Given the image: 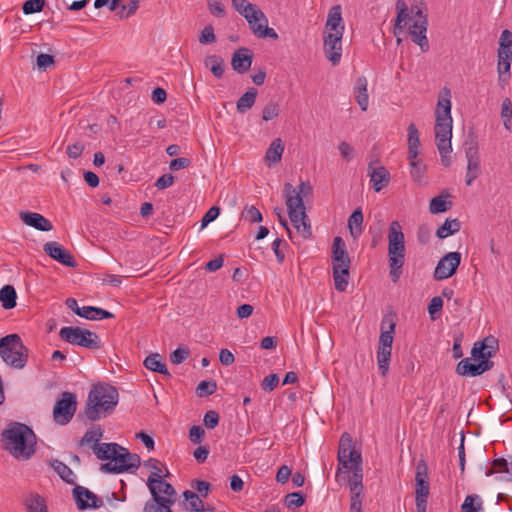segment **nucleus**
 Masks as SVG:
<instances>
[{"instance_id": "31", "label": "nucleus", "mask_w": 512, "mask_h": 512, "mask_svg": "<svg viewBox=\"0 0 512 512\" xmlns=\"http://www.w3.org/2000/svg\"><path fill=\"white\" fill-rule=\"evenodd\" d=\"M173 504L168 499H160V495L153 491V499L145 503L144 512H173L171 509Z\"/></svg>"}, {"instance_id": "12", "label": "nucleus", "mask_w": 512, "mask_h": 512, "mask_svg": "<svg viewBox=\"0 0 512 512\" xmlns=\"http://www.w3.org/2000/svg\"><path fill=\"white\" fill-rule=\"evenodd\" d=\"M77 409L76 395L71 392H63L53 408L54 421L59 425L68 424Z\"/></svg>"}, {"instance_id": "14", "label": "nucleus", "mask_w": 512, "mask_h": 512, "mask_svg": "<svg viewBox=\"0 0 512 512\" xmlns=\"http://www.w3.org/2000/svg\"><path fill=\"white\" fill-rule=\"evenodd\" d=\"M167 476H169L168 470H166V474L164 475L152 473L147 479V486L152 496L154 491L157 495H160V499H168L171 503H175L177 495L176 490L170 483L163 480V477Z\"/></svg>"}, {"instance_id": "2", "label": "nucleus", "mask_w": 512, "mask_h": 512, "mask_svg": "<svg viewBox=\"0 0 512 512\" xmlns=\"http://www.w3.org/2000/svg\"><path fill=\"white\" fill-rule=\"evenodd\" d=\"M286 206L289 218L294 228L307 239L311 236V226L305 212L303 198L312 194V187L308 182H301L297 188L286 183L284 186Z\"/></svg>"}, {"instance_id": "21", "label": "nucleus", "mask_w": 512, "mask_h": 512, "mask_svg": "<svg viewBox=\"0 0 512 512\" xmlns=\"http://www.w3.org/2000/svg\"><path fill=\"white\" fill-rule=\"evenodd\" d=\"M253 61V53L250 49L242 47L236 50L231 59L232 68L239 74L247 72Z\"/></svg>"}, {"instance_id": "62", "label": "nucleus", "mask_w": 512, "mask_h": 512, "mask_svg": "<svg viewBox=\"0 0 512 512\" xmlns=\"http://www.w3.org/2000/svg\"><path fill=\"white\" fill-rule=\"evenodd\" d=\"M204 435L205 430L199 425H194L189 430V438L193 444H200Z\"/></svg>"}, {"instance_id": "6", "label": "nucleus", "mask_w": 512, "mask_h": 512, "mask_svg": "<svg viewBox=\"0 0 512 512\" xmlns=\"http://www.w3.org/2000/svg\"><path fill=\"white\" fill-rule=\"evenodd\" d=\"M451 92L443 88L439 94L435 110V142L436 146H449L452 138Z\"/></svg>"}, {"instance_id": "26", "label": "nucleus", "mask_w": 512, "mask_h": 512, "mask_svg": "<svg viewBox=\"0 0 512 512\" xmlns=\"http://www.w3.org/2000/svg\"><path fill=\"white\" fill-rule=\"evenodd\" d=\"M326 32H332V33L340 32L341 34H343L344 25L342 24V15H341V6L340 5H335L329 10L327 21L325 24L324 33H326Z\"/></svg>"}, {"instance_id": "25", "label": "nucleus", "mask_w": 512, "mask_h": 512, "mask_svg": "<svg viewBox=\"0 0 512 512\" xmlns=\"http://www.w3.org/2000/svg\"><path fill=\"white\" fill-rule=\"evenodd\" d=\"M511 64H512V54L497 53V73H498V83L500 87L504 88L510 80L511 73Z\"/></svg>"}, {"instance_id": "15", "label": "nucleus", "mask_w": 512, "mask_h": 512, "mask_svg": "<svg viewBox=\"0 0 512 512\" xmlns=\"http://www.w3.org/2000/svg\"><path fill=\"white\" fill-rule=\"evenodd\" d=\"M461 258L460 252H449L443 256L434 270V279L441 281L452 277L461 263Z\"/></svg>"}, {"instance_id": "50", "label": "nucleus", "mask_w": 512, "mask_h": 512, "mask_svg": "<svg viewBox=\"0 0 512 512\" xmlns=\"http://www.w3.org/2000/svg\"><path fill=\"white\" fill-rule=\"evenodd\" d=\"M462 512H482V501L478 495H468L462 506Z\"/></svg>"}, {"instance_id": "58", "label": "nucleus", "mask_w": 512, "mask_h": 512, "mask_svg": "<svg viewBox=\"0 0 512 512\" xmlns=\"http://www.w3.org/2000/svg\"><path fill=\"white\" fill-rule=\"evenodd\" d=\"M216 41L214 28L212 25L204 27L199 36V42L203 45L211 44Z\"/></svg>"}, {"instance_id": "52", "label": "nucleus", "mask_w": 512, "mask_h": 512, "mask_svg": "<svg viewBox=\"0 0 512 512\" xmlns=\"http://www.w3.org/2000/svg\"><path fill=\"white\" fill-rule=\"evenodd\" d=\"M501 117L503 119L504 127L510 130V122L512 120V102L509 98H505L501 105Z\"/></svg>"}, {"instance_id": "28", "label": "nucleus", "mask_w": 512, "mask_h": 512, "mask_svg": "<svg viewBox=\"0 0 512 512\" xmlns=\"http://www.w3.org/2000/svg\"><path fill=\"white\" fill-rule=\"evenodd\" d=\"M284 152V143L282 139L276 138L274 139L265 153V163L268 167H272L273 165L279 163L282 159V155Z\"/></svg>"}, {"instance_id": "43", "label": "nucleus", "mask_w": 512, "mask_h": 512, "mask_svg": "<svg viewBox=\"0 0 512 512\" xmlns=\"http://www.w3.org/2000/svg\"><path fill=\"white\" fill-rule=\"evenodd\" d=\"M52 467L55 470V472L61 477L62 480H64L68 484H74L75 483V474L71 470L70 467H68L65 463L55 460L52 463Z\"/></svg>"}, {"instance_id": "30", "label": "nucleus", "mask_w": 512, "mask_h": 512, "mask_svg": "<svg viewBox=\"0 0 512 512\" xmlns=\"http://www.w3.org/2000/svg\"><path fill=\"white\" fill-rule=\"evenodd\" d=\"M354 93L361 110L366 111L368 109L369 96L367 93V79L364 76L357 78Z\"/></svg>"}, {"instance_id": "38", "label": "nucleus", "mask_w": 512, "mask_h": 512, "mask_svg": "<svg viewBox=\"0 0 512 512\" xmlns=\"http://www.w3.org/2000/svg\"><path fill=\"white\" fill-rule=\"evenodd\" d=\"M17 293L12 285H5L0 289V302L6 310L13 309L16 306Z\"/></svg>"}, {"instance_id": "46", "label": "nucleus", "mask_w": 512, "mask_h": 512, "mask_svg": "<svg viewBox=\"0 0 512 512\" xmlns=\"http://www.w3.org/2000/svg\"><path fill=\"white\" fill-rule=\"evenodd\" d=\"M103 437V429L97 425L86 431L84 436L79 441V446L89 445L90 443L99 444L98 442Z\"/></svg>"}, {"instance_id": "40", "label": "nucleus", "mask_w": 512, "mask_h": 512, "mask_svg": "<svg viewBox=\"0 0 512 512\" xmlns=\"http://www.w3.org/2000/svg\"><path fill=\"white\" fill-rule=\"evenodd\" d=\"M183 497L188 502L187 510L191 512H205L211 510L210 508H205L204 502L201 500L199 495L193 491H184Z\"/></svg>"}, {"instance_id": "45", "label": "nucleus", "mask_w": 512, "mask_h": 512, "mask_svg": "<svg viewBox=\"0 0 512 512\" xmlns=\"http://www.w3.org/2000/svg\"><path fill=\"white\" fill-rule=\"evenodd\" d=\"M396 8H397V17H396V22L394 25V34L395 35L402 32V30H403L402 23H406V20L408 19L407 5L404 0H397Z\"/></svg>"}, {"instance_id": "32", "label": "nucleus", "mask_w": 512, "mask_h": 512, "mask_svg": "<svg viewBox=\"0 0 512 512\" xmlns=\"http://www.w3.org/2000/svg\"><path fill=\"white\" fill-rule=\"evenodd\" d=\"M23 504L26 512H48L44 498L37 493L28 494L24 498Z\"/></svg>"}, {"instance_id": "61", "label": "nucleus", "mask_w": 512, "mask_h": 512, "mask_svg": "<svg viewBox=\"0 0 512 512\" xmlns=\"http://www.w3.org/2000/svg\"><path fill=\"white\" fill-rule=\"evenodd\" d=\"M219 420L220 417L218 412H216L215 410H210L205 413L203 422L208 429H213L218 425Z\"/></svg>"}, {"instance_id": "3", "label": "nucleus", "mask_w": 512, "mask_h": 512, "mask_svg": "<svg viewBox=\"0 0 512 512\" xmlns=\"http://www.w3.org/2000/svg\"><path fill=\"white\" fill-rule=\"evenodd\" d=\"M4 449L15 459L28 460L35 453L36 435L26 424L11 423L1 433Z\"/></svg>"}, {"instance_id": "36", "label": "nucleus", "mask_w": 512, "mask_h": 512, "mask_svg": "<svg viewBox=\"0 0 512 512\" xmlns=\"http://www.w3.org/2000/svg\"><path fill=\"white\" fill-rule=\"evenodd\" d=\"M257 89L249 88L237 101L236 108L239 113H245L253 107L257 97Z\"/></svg>"}, {"instance_id": "22", "label": "nucleus", "mask_w": 512, "mask_h": 512, "mask_svg": "<svg viewBox=\"0 0 512 512\" xmlns=\"http://www.w3.org/2000/svg\"><path fill=\"white\" fill-rule=\"evenodd\" d=\"M416 496L428 497L429 496V482H428V467L424 460H420L416 466L415 475Z\"/></svg>"}, {"instance_id": "63", "label": "nucleus", "mask_w": 512, "mask_h": 512, "mask_svg": "<svg viewBox=\"0 0 512 512\" xmlns=\"http://www.w3.org/2000/svg\"><path fill=\"white\" fill-rule=\"evenodd\" d=\"M479 343L485 348L486 352H489L490 357H492L498 349V341L493 336L486 337Z\"/></svg>"}, {"instance_id": "34", "label": "nucleus", "mask_w": 512, "mask_h": 512, "mask_svg": "<svg viewBox=\"0 0 512 512\" xmlns=\"http://www.w3.org/2000/svg\"><path fill=\"white\" fill-rule=\"evenodd\" d=\"M408 158H417L419 154L420 138L414 123L408 126Z\"/></svg>"}, {"instance_id": "54", "label": "nucleus", "mask_w": 512, "mask_h": 512, "mask_svg": "<svg viewBox=\"0 0 512 512\" xmlns=\"http://www.w3.org/2000/svg\"><path fill=\"white\" fill-rule=\"evenodd\" d=\"M280 108L276 102H269L265 105L262 111V119L264 121H270L279 115Z\"/></svg>"}, {"instance_id": "51", "label": "nucleus", "mask_w": 512, "mask_h": 512, "mask_svg": "<svg viewBox=\"0 0 512 512\" xmlns=\"http://www.w3.org/2000/svg\"><path fill=\"white\" fill-rule=\"evenodd\" d=\"M305 497L301 492H292L285 496L284 505L289 508H297L304 504Z\"/></svg>"}, {"instance_id": "44", "label": "nucleus", "mask_w": 512, "mask_h": 512, "mask_svg": "<svg viewBox=\"0 0 512 512\" xmlns=\"http://www.w3.org/2000/svg\"><path fill=\"white\" fill-rule=\"evenodd\" d=\"M205 65L210 67L212 74L221 78L224 74V60L218 55H210L205 58Z\"/></svg>"}, {"instance_id": "5", "label": "nucleus", "mask_w": 512, "mask_h": 512, "mask_svg": "<svg viewBox=\"0 0 512 512\" xmlns=\"http://www.w3.org/2000/svg\"><path fill=\"white\" fill-rule=\"evenodd\" d=\"M388 263L391 280L395 283L403 272L405 263V237L398 221H392L388 229Z\"/></svg>"}, {"instance_id": "64", "label": "nucleus", "mask_w": 512, "mask_h": 512, "mask_svg": "<svg viewBox=\"0 0 512 512\" xmlns=\"http://www.w3.org/2000/svg\"><path fill=\"white\" fill-rule=\"evenodd\" d=\"M220 214V208L217 206L211 207L203 216L201 220V228L206 227L210 222L214 221Z\"/></svg>"}, {"instance_id": "4", "label": "nucleus", "mask_w": 512, "mask_h": 512, "mask_svg": "<svg viewBox=\"0 0 512 512\" xmlns=\"http://www.w3.org/2000/svg\"><path fill=\"white\" fill-rule=\"evenodd\" d=\"M118 398L119 394L115 387L109 384L95 385L88 395L84 409L85 416L91 421L98 420L101 412L110 413L114 410Z\"/></svg>"}, {"instance_id": "59", "label": "nucleus", "mask_w": 512, "mask_h": 512, "mask_svg": "<svg viewBox=\"0 0 512 512\" xmlns=\"http://www.w3.org/2000/svg\"><path fill=\"white\" fill-rule=\"evenodd\" d=\"M443 307V299L440 296H435L431 299L428 305V313L432 320L436 319V314L440 313Z\"/></svg>"}, {"instance_id": "19", "label": "nucleus", "mask_w": 512, "mask_h": 512, "mask_svg": "<svg viewBox=\"0 0 512 512\" xmlns=\"http://www.w3.org/2000/svg\"><path fill=\"white\" fill-rule=\"evenodd\" d=\"M343 34L340 32L332 33L326 32L324 36V52L329 61L333 65H337L340 62L342 55L341 40Z\"/></svg>"}, {"instance_id": "47", "label": "nucleus", "mask_w": 512, "mask_h": 512, "mask_svg": "<svg viewBox=\"0 0 512 512\" xmlns=\"http://www.w3.org/2000/svg\"><path fill=\"white\" fill-rule=\"evenodd\" d=\"M451 207L452 203L446 201L443 196H436L430 201L429 211L432 214H439L446 212L447 210L451 209Z\"/></svg>"}, {"instance_id": "10", "label": "nucleus", "mask_w": 512, "mask_h": 512, "mask_svg": "<svg viewBox=\"0 0 512 512\" xmlns=\"http://www.w3.org/2000/svg\"><path fill=\"white\" fill-rule=\"evenodd\" d=\"M244 18L247 20L250 29L258 38L278 39V34L273 28L268 27V19L265 14L256 6L249 5L248 10H244Z\"/></svg>"}, {"instance_id": "60", "label": "nucleus", "mask_w": 512, "mask_h": 512, "mask_svg": "<svg viewBox=\"0 0 512 512\" xmlns=\"http://www.w3.org/2000/svg\"><path fill=\"white\" fill-rule=\"evenodd\" d=\"M279 383V376L277 374H270L266 376L261 384V387L264 391L271 392L274 390Z\"/></svg>"}, {"instance_id": "35", "label": "nucleus", "mask_w": 512, "mask_h": 512, "mask_svg": "<svg viewBox=\"0 0 512 512\" xmlns=\"http://www.w3.org/2000/svg\"><path fill=\"white\" fill-rule=\"evenodd\" d=\"M144 366L153 371L164 375H170L168 369L164 362H162V357L158 353H152L147 356L143 362Z\"/></svg>"}, {"instance_id": "13", "label": "nucleus", "mask_w": 512, "mask_h": 512, "mask_svg": "<svg viewBox=\"0 0 512 512\" xmlns=\"http://www.w3.org/2000/svg\"><path fill=\"white\" fill-rule=\"evenodd\" d=\"M411 13H414L418 17V19L409 26L411 40L419 45L423 52H426L429 49V42L426 37L427 17L423 15L422 10L417 6L411 7Z\"/></svg>"}, {"instance_id": "23", "label": "nucleus", "mask_w": 512, "mask_h": 512, "mask_svg": "<svg viewBox=\"0 0 512 512\" xmlns=\"http://www.w3.org/2000/svg\"><path fill=\"white\" fill-rule=\"evenodd\" d=\"M396 323L393 315L384 316L381 323V334L378 347L392 348Z\"/></svg>"}, {"instance_id": "56", "label": "nucleus", "mask_w": 512, "mask_h": 512, "mask_svg": "<svg viewBox=\"0 0 512 512\" xmlns=\"http://www.w3.org/2000/svg\"><path fill=\"white\" fill-rule=\"evenodd\" d=\"M190 351L185 347H178L170 354V361L175 364H181L184 360L189 357Z\"/></svg>"}, {"instance_id": "41", "label": "nucleus", "mask_w": 512, "mask_h": 512, "mask_svg": "<svg viewBox=\"0 0 512 512\" xmlns=\"http://www.w3.org/2000/svg\"><path fill=\"white\" fill-rule=\"evenodd\" d=\"M363 213L360 208H357L348 218V227L350 234L357 238L362 233Z\"/></svg>"}, {"instance_id": "1", "label": "nucleus", "mask_w": 512, "mask_h": 512, "mask_svg": "<svg viewBox=\"0 0 512 512\" xmlns=\"http://www.w3.org/2000/svg\"><path fill=\"white\" fill-rule=\"evenodd\" d=\"M94 454L100 460H108L101 464L100 471L104 473L119 474L141 465L140 456L130 453L117 443H101L92 445Z\"/></svg>"}, {"instance_id": "33", "label": "nucleus", "mask_w": 512, "mask_h": 512, "mask_svg": "<svg viewBox=\"0 0 512 512\" xmlns=\"http://www.w3.org/2000/svg\"><path fill=\"white\" fill-rule=\"evenodd\" d=\"M456 372L461 376H479L482 374L481 363H472L470 358L462 359L457 364Z\"/></svg>"}, {"instance_id": "29", "label": "nucleus", "mask_w": 512, "mask_h": 512, "mask_svg": "<svg viewBox=\"0 0 512 512\" xmlns=\"http://www.w3.org/2000/svg\"><path fill=\"white\" fill-rule=\"evenodd\" d=\"M350 265H333V279L335 289L344 292L348 286Z\"/></svg>"}, {"instance_id": "7", "label": "nucleus", "mask_w": 512, "mask_h": 512, "mask_svg": "<svg viewBox=\"0 0 512 512\" xmlns=\"http://www.w3.org/2000/svg\"><path fill=\"white\" fill-rule=\"evenodd\" d=\"M338 461L343 469L352 471V476L348 481L349 483L362 484V456L361 453L354 448L352 438L348 433H344L340 438Z\"/></svg>"}, {"instance_id": "11", "label": "nucleus", "mask_w": 512, "mask_h": 512, "mask_svg": "<svg viewBox=\"0 0 512 512\" xmlns=\"http://www.w3.org/2000/svg\"><path fill=\"white\" fill-rule=\"evenodd\" d=\"M465 157L467 159L466 185L471 186L481 173L478 139L469 134L464 141Z\"/></svg>"}, {"instance_id": "53", "label": "nucleus", "mask_w": 512, "mask_h": 512, "mask_svg": "<svg viewBox=\"0 0 512 512\" xmlns=\"http://www.w3.org/2000/svg\"><path fill=\"white\" fill-rule=\"evenodd\" d=\"M45 0H27L23 3L22 10L26 15L37 13L43 10Z\"/></svg>"}, {"instance_id": "49", "label": "nucleus", "mask_w": 512, "mask_h": 512, "mask_svg": "<svg viewBox=\"0 0 512 512\" xmlns=\"http://www.w3.org/2000/svg\"><path fill=\"white\" fill-rule=\"evenodd\" d=\"M497 53L512 54V32L508 29L502 31L499 38V48Z\"/></svg>"}, {"instance_id": "27", "label": "nucleus", "mask_w": 512, "mask_h": 512, "mask_svg": "<svg viewBox=\"0 0 512 512\" xmlns=\"http://www.w3.org/2000/svg\"><path fill=\"white\" fill-rule=\"evenodd\" d=\"M332 259L333 265H350L346 244L339 236L335 237L333 240Z\"/></svg>"}, {"instance_id": "48", "label": "nucleus", "mask_w": 512, "mask_h": 512, "mask_svg": "<svg viewBox=\"0 0 512 512\" xmlns=\"http://www.w3.org/2000/svg\"><path fill=\"white\" fill-rule=\"evenodd\" d=\"M411 167V176L415 182L422 184L424 182L425 165L417 158H408Z\"/></svg>"}, {"instance_id": "37", "label": "nucleus", "mask_w": 512, "mask_h": 512, "mask_svg": "<svg viewBox=\"0 0 512 512\" xmlns=\"http://www.w3.org/2000/svg\"><path fill=\"white\" fill-rule=\"evenodd\" d=\"M494 473H505L507 474L506 480L512 481V461L507 462L504 458L495 459L490 470L486 472V476H491Z\"/></svg>"}, {"instance_id": "20", "label": "nucleus", "mask_w": 512, "mask_h": 512, "mask_svg": "<svg viewBox=\"0 0 512 512\" xmlns=\"http://www.w3.org/2000/svg\"><path fill=\"white\" fill-rule=\"evenodd\" d=\"M377 166H374L373 162H370L367 167L368 176L372 182L375 192H380L384 186H386L390 180L389 171L377 162Z\"/></svg>"}, {"instance_id": "18", "label": "nucleus", "mask_w": 512, "mask_h": 512, "mask_svg": "<svg viewBox=\"0 0 512 512\" xmlns=\"http://www.w3.org/2000/svg\"><path fill=\"white\" fill-rule=\"evenodd\" d=\"M43 250L49 257H51L53 260L61 263L64 266L72 268L77 266V262L74 256L70 253V251L63 248L62 245H60L56 241H50L45 243L43 246Z\"/></svg>"}, {"instance_id": "42", "label": "nucleus", "mask_w": 512, "mask_h": 512, "mask_svg": "<svg viewBox=\"0 0 512 512\" xmlns=\"http://www.w3.org/2000/svg\"><path fill=\"white\" fill-rule=\"evenodd\" d=\"M391 352L392 348L378 347L377 349V364L383 377H385L389 371Z\"/></svg>"}, {"instance_id": "17", "label": "nucleus", "mask_w": 512, "mask_h": 512, "mask_svg": "<svg viewBox=\"0 0 512 512\" xmlns=\"http://www.w3.org/2000/svg\"><path fill=\"white\" fill-rule=\"evenodd\" d=\"M66 306L78 316L89 320L109 319L114 317L111 312L102 308L93 306L79 307L77 300L74 298H67Z\"/></svg>"}, {"instance_id": "9", "label": "nucleus", "mask_w": 512, "mask_h": 512, "mask_svg": "<svg viewBox=\"0 0 512 512\" xmlns=\"http://www.w3.org/2000/svg\"><path fill=\"white\" fill-rule=\"evenodd\" d=\"M60 338L72 345L96 350L101 347L99 336L88 329L77 326H65L59 331Z\"/></svg>"}, {"instance_id": "16", "label": "nucleus", "mask_w": 512, "mask_h": 512, "mask_svg": "<svg viewBox=\"0 0 512 512\" xmlns=\"http://www.w3.org/2000/svg\"><path fill=\"white\" fill-rule=\"evenodd\" d=\"M72 493L79 510L97 509L103 505L102 499L86 487L76 485Z\"/></svg>"}, {"instance_id": "39", "label": "nucleus", "mask_w": 512, "mask_h": 512, "mask_svg": "<svg viewBox=\"0 0 512 512\" xmlns=\"http://www.w3.org/2000/svg\"><path fill=\"white\" fill-rule=\"evenodd\" d=\"M461 229L459 219H446V221L437 229L436 236L440 239L447 238Z\"/></svg>"}, {"instance_id": "55", "label": "nucleus", "mask_w": 512, "mask_h": 512, "mask_svg": "<svg viewBox=\"0 0 512 512\" xmlns=\"http://www.w3.org/2000/svg\"><path fill=\"white\" fill-rule=\"evenodd\" d=\"M216 382L215 381H201L197 386L198 396H209L212 395L216 391Z\"/></svg>"}, {"instance_id": "24", "label": "nucleus", "mask_w": 512, "mask_h": 512, "mask_svg": "<svg viewBox=\"0 0 512 512\" xmlns=\"http://www.w3.org/2000/svg\"><path fill=\"white\" fill-rule=\"evenodd\" d=\"M20 218L26 225L39 231L47 232L53 229L52 223L39 213L21 212Z\"/></svg>"}, {"instance_id": "8", "label": "nucleus", "mask_w": 512, "mask_h": 512, "mask_svg": "<svg viewBox=\"0 0 512 512\" xmlns=\"http://www.w3.org/2000/svg\"><path fill=\"white\" fill-rule=\"evenodd\" d=\"M0 355L10 367L22 369L28 360V349L17 334H9L0 339Z\"/></svg>"}, {"instance_id": "57", "label": "nucleus", "mask_w": 512, "mask_h": 512, "mask_svg": "<svg viewBox=\"0 0 512 512\" xmlns=\"http://www.w3.org/2000/svg\"><path fill=\"white\" fill-rule=\"evenodd\" d=\"M243 217L251 223H258L263 219L261 212L255 206L245 207Z\"/></svg>"}]
</instances>
